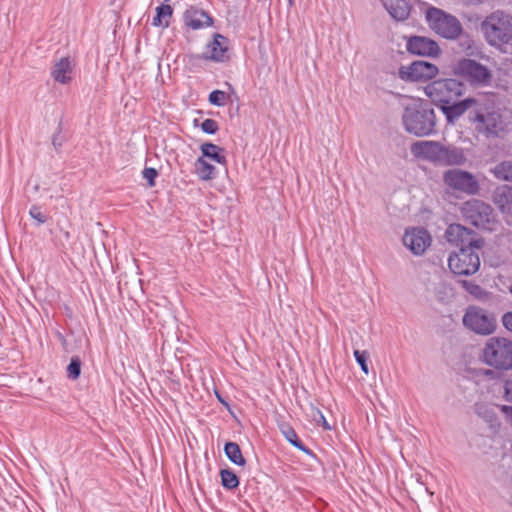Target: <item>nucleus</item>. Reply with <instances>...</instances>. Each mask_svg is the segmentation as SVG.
I'll list each match as a JSON object with an SVG mask.
<instances>
[{"instance_id": "1", "label": "nucleus", "mask_w": 512, "mask_h": 512, "mask_svg": "<svg viewBox=\"0 0 512 512\" xmlns=\"http://www.w3.org/2000/svg\"><path fill=\"white\" fill-rule=\"evenodd\" d=\"M469 121L476 132L487 138L498 137L506 129L495 94H485L476 97L474 108L469 111Z\"/></svg>"}, {"instance_id": "2", "label": "nucleus", "mask_w": 512, "mask_h": 512, "mask_svg": "<svg viewBox=\"0 0 512 512\" xmlns=\"http://www.w3.org/2000/svg\"><path fill=\"white\" fill-rule=\"evenodd\" d=\"M402 121L405 130L417 137L434 133L436 116L430 104L421 99L412 98L404 106Z\"/></svg>"}, {"instance_id": "3", "label": "nucleus", "mask_w": 512, "mask_h": 512, "mask_svg": "<svg viewBox=\"0 0 512 512\" xmlns=\"http://www.w3.org/2000/svg\"><path fill=\"white\" fill-rule=\"evenodd\" d=\"M481 30L486 42L499 50L512 42V17L496 11L485 18Z\"/></svg>"}, {"instance_id": "4", "label": "nucleus", "mask_w": 512, "mask_h": 512, "mask_svg": "<svg viewBox=\"0 0 512 512\" xmlns=\"http://www.w3.org/2000/svg\"><path fill=\"white\" fill-rule=\"evenodd\" d=\"M425 17L430 29L446 40H457L464 32L459 19L442 9L429 7Z\"/></svg>"}, {"instance_id": "5", "label": "nucleus", "mask_w": 512, "mask_h": 512, "mask_svg": "<svg viewBox=\"0 0 512 512\" xmlns=\"http://www.w3.org/2000/svg\"><path fill=\"white\" fill-rule=\"evenodd\" d=\"M483 362L498 370H512V341L503 337L489 338L482 352Z\"/></svg>"}, {"instance_id": "6", "label": "nucleus", "mask_w": 512, "mask_h": 512, "mask_svg": "<svg viewBox=\"0 0 512 512\" xmlns=\"http://www.w3.org/2000/svg\"><path fill=\"white\" fill-rule=\"evenodd\" d=\"M463 91V83L452 78L432 81L424 89L426 96L440 107L457 100Z\"/></svg>"}, {"instance_id": "7", "label": "nucleus", "mask_w": 512, "mask_h": 512, "mask_svg": "<svg viewBox=\"0 0 512 512\" xmlns=\"http://www.w3.org/2000/svg\"><path fill=\"white\" fill-rule=\"evenodd\" d=\"M475 247H461L457 252L450 254L448 266L455 275H472L480 267V258Z\"/></svg>"}, {"instance_id": "8", "label": "nucleus", "mask_w": 512, "mask_h": 512, "mask_svg": "<svg viewBox=\"0 0 512 512\" xmlns=\"http://www.w3.org/2000/svg\"><path fill=\"white\" fill-rule=\"evenodd\" d=\"M443 182L450 189L467 195H475L480 189L476 177L472 173L461 169H449L445 171L443 174Z\"/></svg>"}, {"instance_id": "9", "label": "nucleus", "mask_w": 512, "mask_h": 512, "mask_svg": "<svg viewBox=\"0 0 512 512\" xmlns=\"http://www.w3.org/2000/svg\"><path fill=\"white\" fill-rule=\"evenodd\" d=\"M464 325L478 334H490L495 329V319L485 310L469 307L463 317Z\"/></svg>"}, {"instance_id": "10", "label": "nucleus", "mask_w": 512, "mask_h": 512, "mask_svg": "<svg viewBox=\"0 0 512 512\" xmlns=\"http://www.w3.org/2000/svg\"><path fill=\"white\" fill-rule=\"evenodd\" d=\"M454 72L476 84H487L491 80L489 69L475 60L464 58L454 66Z\"/></svg>"}, {"instance_id": "11", "label": "nucleus", "mask_w": 512, "mask_h": 512, "mask_svg": "<svg viewBox=\"0 0 512 512\" xmlns=\"http://www.w3.org/2000/svg\"><path fill=\"white\" fill-rule=\"evenodd\" d=\"M492 207L478 199H472L463 205V216L472 225L476 227H483L490 222L492 216Z\"/></svg>"}, {"instance_id": "12", "label": "nucleus", "mask_w": 512, "mask_h": 512, "mask_svg": "<svg viewBox=\"0 0 512 512\" xmlns=\"http://www.w3.org/2000/svg\"><path fill=\"white\" fill-rule=\"evenodd\" d=\"M445 238L449 243L461 247H475L481 249L484 242L477 238L475 233L460 224H451L445 231Z\"/></svg>"}, {"instance_id": "13", "label": "nucleus", "mask_w": 512, "mask_h": 512, "mask_svg": "<svg viewBox=\"0 0 512 512\" xmlns=\"http://www.w3.org/2000/svg\"><path fill=\"white\" fill-rule=\"evenodd\" d=\"M437 73V66L426 61H415L408 66H401L399 69L401 79L413 82L430 80Z\"/></svg>"}, {"instance_id": "14", "label": "nucleus", "mask_w": 512, "mask_h": 512, "mask_svg": "<svg viewBox=\"0 0 512 512\" xmlns=\"http://www.w3.org/2000/svg\"><path fill=\"white\" fill-rule=\"evenodd\" d=\"M403 244L415 255H422L431 244V236L424 228L407 229Z\"/></svg>"}, {"instance_id": "15", "label": "nucleus", "mask_w": 512, "mask_h": 512, "mask_svg": "<svg viewBox=\"0 0 512 512\" xmlns=\"http://www.w3.org/2000/svg\"><path fill=\"white\" fill-rule=\"evenodd\" d=\"M406 49L411 54L424 57H437L441 53L438 43L425 36L409 37L406 42Z\"/></svg>"}, {"instance_id": "16", "label": "nucleus", "mask_w": 512, "mask_h": 512, "mask_svg": "<svg viewBox=\"0 0 512 512\" xmlns=\"http://www.w3.org/2000/svg\"><path fill=\"white\" fill-rule=\"evenodd\" d=\"M443 145L437 141H417L412 144L411 152L414 156L440 164Z\"/></svg>"}, {"instance_id": "17", "label": "nucleus", "mask_w": 512, "mask_h": 512, "mask_svg": "<svg viewBox=\"0 0 512 512\" xmlns=\"http://www.w3.org/2000/svg\"><path fill=\"white\" fill-rule=\"evenodd\" d=\"M183 20L185 25L192 30H199L213 25L212 16L195 6H190L186 9Z\"/></svg>"}, {"instance_id": "18", "label": "nucleus", "mask_w": 512, "mask_h": 512, "mask_svg": "<svg viewBox=\"0 0 512 512\" xmlns=\"http://www.w3.org/2000/svg\"><path fill=\"white\" fill-rule=\"evenodd\" d=\"M228 51V39L221 34H214L213 40L207 44L204 59L216 62L225 61Z\"/></svg>"}, {"instance_id": "19", "label": "nucleus", "mask_w": 512, "mask_h": 512, "mask_svg": "<svg viewBox=\"0 0 512 512\" xmlns=\"http://www.w3.org/2000/svg\"><path fill=\"white\" fill-rule=\"evenodd\" d=\"M476 102L475 98H466L463 101H453L450 104H445L440 109L443 114L446 116L447 121L450 123H454L460 116H462L466 111H470L474 108Z\"/></svg>"}, {"instance_id": "20", "label": "nucleus", "mask_w": 512, "mask_h": 512, "mask_svg": "<svg viewBox=\"0 0 512 512\" xmlns=\"http://www.w3.org/2000/svg\"><path fill=\"white\" fill-rule=\"evenodd\" d=\"M383 6L397 21L407 19L411 11V0H381Z\"/></svg>"}, {"instance_id": "21", "label": "nucleus", "mask_w": 512, "mask_h": 512, "mask_svg": "<svg viewBox=\"0 0 512 512\" xmlns=\"http://www.w3.org/2000/svg\"><path fill=\"white\" fill-rule=\"evenodd\" d=\"M467 161L464 150L460 147L443 145L440 165L461 166Z\"/></svg>"}, {"instance_id": "22", "label": "nucleus", "mask_w": 512, "mask_h": 512, "mask_svg": "<svg viewBox=\"0 0 512 512\" xmlns=\"http://www.w3.org/2000/svg\"><path fill=\"white\" fill-rule=\"evenodd\" d=\"M493 201L502 213L512 215V186L498 187L494 192Z\"/></svg>"}, {"instance_id": "23", "label": "nucleus", "mask_w": 512, "mask_h": 512, "mask_svg": "<svg viewBox=\"0 0 512 512\" xmlns=\"http://www.w3.org/2000/svg\"><path fill=\"white\" fill-rule=\"evenodd\" d=\"M72 65L68 57H62L55 63L51 70L53 79L61 84H67L71 81Z\"/></svg>"}, {"instance_id": "24", "label": "nucleus", "mask_w": 512, "mask_h": 512, "mask_svg": "<svg viewBox=\"0 0 512 512\" xmlns=\"http://www.w3.org/2000/svg\"><path fill=\"white\" fill-rule=\"evenodd\" d=\"M279 429L286 441L289 442L293 447L309 456H315L313 451L301 441L292 426H290L288 423H282L279 425Z\"/></svg>"}, {"instance_id": "25", "label": "nucleus", "mask_w": 512, "mask_h": 512, "mask_svg": "<svg viewBox=\"0 0 512 512\" xmlns=\"http://www.w3.org/2000/svg\"><path fill=\"white\" fill-rule=\"evenodd\" d=\"M500 405H492L486 403H476L475 404V413L478 417L483 419L486 423L490 425V427L499 426L500 422L496 413V408H499Z\"/></svg>"}, {"instance_id": "26", "label": "nucleus", "mask_w": 512, "mask_h": 512, "mask_svg": "<svg viewBox=\"0 0 512 512\" xmlns=\"http://www.w3.org/2000/svg\"><path fill=\"white\" fill-rule=\"evenodd\" d=\"M173 9L169 4H161L156 7V15L153 17L152 25L155 27L168 28L172 18Z\"/></svg>"}, {"instance_id": "27", "label": "nucleus", "mask_w": 512, "mask_h": 512, "mask_svg": "<svg viewBox=\"0 0 512 512\" xmlns=\"http://www.w3.org/2000/svg\"><path fill=\"white\" fill-rule=\"evenodd\" d=\"M224 453L234 465L243 467L246 464L240 446L236 442L227 441L224 444Z\"/></svg>"}, {"instance_id": "28", "label": "nucleus", "mask_w": 512, "mask_h": 512, "mask_svg": "<svg viewBox=\"0 0 512 512\" xmlns=\"http://www.w3.org/2000/svg\"><path fill=\"white\" fill-rule=\"evenodd\" d=\"M203 158L207 157L219 164H226V157L223 149L213 143H203L200 147Z\"/></svg>"}, {"instance_id": "29", "label": "nucleus", "mask_w": 512, "mask_h": 512, "mask_svg": "<svg viewBox=\"0 0 512 512\" xmlns=\"http://www.w3.org/2000/svg\"><path fill=\"white\" fill-rule=\"evenodd\" d=\"M195 170L201 180L208 181L216 177L215 166L208 163L203 157L196 160Z\"/></svg>"}, {"instance_id": "30", "label": "nucleus", "mask_w": 512, "mask_h": 512, "mask_svg": "<svg viewBox=\"0 0 512 512\" xmlns=\"http://www.w3.org/2000/svg\"><path fill=\"white\" fill-rule=\"evenodd\" d=\"M220 478L222 486L227 490H233L239 486V478L230 468L221 469Z\"/></svg>"}, {"instance_id": "31", "label": "nucleus", "mask_w": 512, "mask_h": 512, "mask_svg": "<svg viewBox=\"0 0 512 512\" xmlns=\"http://www.w3.org/2000/svg\"><path fill=\"white\" fill-rule=\"evenodd\" d=\"M492 172L497 179L512 181V161H504L496 165Z\"/></svg>"}, {"instance_id": "32", "label": "nucleus", "mask_w": 512, "mask_h": 512, "mask_svg": "<svg viewBox=\"0 0 512 512\" xmlns=\"http://www.w3.org/2000/svg\"><path fill=\"white\" fill-rule=\"evenodd\" d=\"M81 372V361L78 357H73L67 367V376L71 381L76 380Z\"/></svg>"}, {"instance_id": "33", "label": "nucleus", "mask_w": 512, "mask_h": 512, "mask_svg": "<svg viewBox=\"0 0 512 512\" xmlns=\"http://www.w3.org/2000/svg\"><path fill=\"white\" fill-rule=\"evenodd\" d=\"M209 102L212 105L221 107L226 104V93L221 90H214L209 94Z\"/></svg>"}, {"instance_id": "34", "label": "nucleus", "mask_w": 512, "mask_h": 512, "mask_svg": "<svg viewBox=\"0 0 512 512\" xmlns=\"http://www.w3.org/2000/svg\"><path fill=\"white\" fill-rule=\"evenodd\" d=\"M368 356L369 355L367 351L354 350L355 360L360 365L362 371L366 374H368Z\"/></svg>"}, {"instance_id": "35", "label": "nucleus", "mask_w": 512, "mask_h": 512, "mask_svg": "<svg viewBox=\"0 0 512 512\" xmlns=\"http://www.w3.org/2000/svg\"><path fill=\"white\" fill-rule=\"evenodd\" d=\"M462 285L466 291L477 298H481L484 294L483 289L472 281H462Z\"/></svg>"}, {"instance_id": "36", "label": "nucleus", "mask_w": 512, "mask_h": 512, "mask_svg": "<svg viewBox=\"0 0 512 512\" xmlns=\"http://www.w3.org/2000/svg\"><path fill=\"white\" fill-rule=\"evenodd\" d=\"M201 129L207 134H215L218 129V123L214 119L207 118L201 124Z\"/></svg>"}, {"instance_id": "37", "label": "nucleus", "mask_w": 512, "mask_h": 512, "mask_svg": "<svg viewBox=\"0 0 512 512\" xmlns=\"http://www.w3.org/2000/svg\"><path fill=\"white\" fill-rule=\"evenodd\" d=\"M143 178L147 180L150 187L155 185V178L158 176V172L154 168H145L142 171Z\"/></svg>"}, {"instance_id": "38", "label": "nucleus", "mask_w": 512, "mask_h": 512, "mask_svg": "<svg viewBox=\"0 0 512 512\" xmlns=\"http://www.w3.org/2000/svg\"><path fill=\"white\" fill-rule=\"evenodd\" d=\"M30 216L35 219L38 224H43L46 222V216L41 212L40 207L32 206L29 210Z\"/></svg>"}, {"instance_id": "39", "label": "nucleus", "mask_w": 512, "mask_h": 512, "mask_svg": "<svg viewBox=\"0 0 512 512\" xmlns=\"http://www.w3.org/2000/svg\"><path fill=\"white\" fill-rule=\"evenodd\" d=\"M311 416L314 421L319 422L318 418H323V413L318 407L311 404Z\"/></svg>"}, {"instance_id": "40", "label": "nucleus", "mask_w": 512, "mask_h": 512, "mask_svg": "<svg viewBox=\"0 0 512 512\" xmlns=\"http://www.w3.org/2000/svg\"><path fill=\"white\" fill-rule=\"evenodd\" d=\"M504 389V398L512 403V386H502Z\"/></svg>"}, {"instance_id": "41", "label": "nucleus", "mask_w": 512, "mask_h": 512, "mask_svg": "<svg viewBox=\"0 0 512 512\" xmlns=\"http://www.w3.org/2000/svg\"><path fill=\"white\" fill-rule=\"evenodd\" d=\"M52 144L53 146L58 149L59 147L62 146V139L60 137V132L59 133H55L53 135V138H52Z\"/></svg>"}, {"instance_id": "42", "label": "nucleus", "mask_w": 512, "mask_h": 512, "mask_svg": "<svg viewBox=\"0 0 512 512\" xmlns=\"http://www.w3.org/2000/svg\"><path fill=\"white\" fill-rule=\"evenodd\" d=\"M499 409L512 420V406L500 405Z\"/></svg>"}, {"instance_id": "43", "label": "nucleus", "mask_w": 512, "mask_h": 512, "mask_svg": "<svg viewBox=\"0 0 512 512\" xmlns=\"http://www.w3.org/2000/svg\"><path fill=\"white\" fill-rule=\"evenodd\" d=\"M55 335H56L57 340H58L62 345H66V338L64 337V335H63L61 332L56 331Z\"/></svg>"}, {"instance_id": "44", "label": "nucleus", "mask_w": 512, "mask_h": 512, "mask_svg": "<svg viewBox=\"0 0 512 512\" xmlns=\"http://www.w3.org/2000/svg\"><path fill=\"white\" fill-rule=\"evenodd\" d=\"M318 420H319L318 423H321L324 429H326V430H330L331 429V427L328 424V422H327V420H326L324 415H323V418H318Z\"/></svg>"}, {"instance_id": "45", "label": "nucleus", "mask_w": 512, "mask_h": 512, "mask_svg": "<svg viewBox=\"0 0 512 512\" xmlns=\"http://www.w3.org/2000/svg\"><path fill=\"white\" fill-rule=\"evenodd\" d=\"M214 388H216V386H214ZM214 390H215V395H216L217 399H218V400H219L223 405H225L226 407H229L228 402H227V401H225V400L222 398L221 394H220L216 389H214Z\"/></svg>"}, {"instance_id": "46", "label": "nucleus", "mask_w": 512, "mask_h": 512, "mask_svg": "<svg viewBox=\"0 0 512 512\" xmlns=\"http://www.w3.org/2000/svg\"><path fill=\"white\" fill-rule=\"evenodd\" d=\"M485 374H486V375L493 374V371H491V370H485Z\"/></svg>"}, {"instance_id": "47", "label": "nucleus", "mask_w": 512, "mask_h": 512, "mask_svg": "<svg viewBox=\"0 0 512 512\" xmlns=\"http://www.w3.org/2000/svg\"><path fill=\"white\" fill-rule=\"evenodd\" d=\"M287 1H288L289 6L294 5V0H287Z\"/></svg>"}, {"instance_id": "48", "label": "nucleus", "mask_w": 512, "mask_h": 512, "mask_svg": "<svg viewBox=\"0 0 512 512\" xmlns=\"http://www.w3.org/2000/svg\"><path fill=\"white\" fill-rule=\"evenodd\" d=\"M146 388H147L150 392H152V390H151V386H150V385H147V386H146Z\"/></svg>"}]
</instances>
